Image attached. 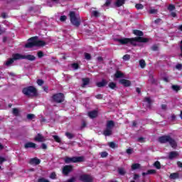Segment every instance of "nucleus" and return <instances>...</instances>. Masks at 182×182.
I'll list each match as a JSON object with an SVG mask.
<instances>
[{
	"label": "nucleus",
	"instance_id": "nucleus-1",
	"mask_svg": "<svg viewBox=\"0 0 182 182\" xmlns=\"http://www.w3.org/2000/svg\"><path fill=\"white\" fill-rule=\"evenodd\" d=\"M132 33L136 37L117 38V42H119L120 45H132V46H137V42L139 43H147V42H149V38L141 37L144 36L143 31L140 30H133Z\"/></svg>",
	"mask_w": 182,
	"mask_h": 182
},
{
	"label": "nucleus",
	"instance_id": "nucleus-2",
	"mask_svg": "<svg viewBox=\"0 0 182 182\" xmlns=\"http://www.w3.org/2000/svg\"><path fill=\"white\" fill-rule=\"evenodd\" d=\"M39 38L38 36H33L28 39V43L25 45V48L27 49H31L34 46L41 47L46 46V42L41 40H38Z\"/></svg>",
	"mask_w": 182,
	"mask_h": 182
},
{
	"label": "nucleus",
	"instance_id": "nucleus-3",
	"mask_svg": "<svg viewBox=\"0 0 182 182\" xmlns=\"http://www.w3.org/2000/svg\"><path fill=\"white\" fill-rule=\"evenodd\" d=\"M158 140L161 144H166V143H168L172 149L177 148V142L170 135H164L159 136Z\"/></svg>",
	"mask_w": 182,
	"mask_h": 182
},
{
	"label": "nucleus",
	"instance_id": "nucleus-4",
	"mask_svg": "<svg viewBox=\"0 0 182 182\" xmlns=\"http://www.w3.org/2000/svg\"><path fill=\"white\" fill-rule=\"evenodd\" d=\"M63 161L65 163V164H70V163H83V161H85V156H65L63 159Z\"/></svg>",
	"mask_w": 182,
	"mask_h": 182
},
{
	"label": "nucleus",
	"instance_id": "nucleus-5",
	"mask_svg": "<svg viewBox=\"0 0 182 182\" xmlns=\"http://www.w3.org/2000/svg\"><path fill=\"white\" fill-rule=\"evenodd\" d=\"M22 93L25 95V96H38V90L36 87L30 85L27 87H24L22 90Z\"/></svg>",
	"mask_w": 182,
	"mask_h": 182
},
{
	"label": "nucleus",
	"instance_id": "nucleus-6",
	"mask_svg": "<svg viewBox=\"0 0 182 182\" xmlns=\"http://www.w3.org/2000/svg\"><path fill=\"white\" fill-rule=\"evenodd\" d=\"M70 22L77 28L80 26V18L76 16L75 11H70L69 14Z\"/></svg>",
	"mask_w": 182,
	"mask_h": 182
},
{
	"label": "nucleus",
	"instance_id": "nucleus-7",
	"mask_svg": "<svg viewBox=\"0 0 182 182\" xmlns=\"http://www.w3.org/2000/svg\"><path fill=\"white\" fill-rule=\"evenodd\" d=\"M51 99L54 103H63L65 102V94L62 92L53 94Z\"/></svg>",
	"mask_w": 182,
	"mask_h": 182
},
{
	"label": "nucleus",
	"instance_id": "nucleus-8",
	"mask_svg": "<svg viewBox=\"0 0 182 182\" xmlns=\"http://www.w3.org/2000/svg\"><path fill=\"white\" fill-rule=\"evenodd\" d=\"M72 171H73V166L72 165H65L63 167L62 173L64 176H69Z\"/></svg>",
	"mask_w": 182,
	"mask_h": 182
},
{
	"label": "nucleus",
	"instance_id": "nucleus-9",
	"mask_svg": "<svg viewBox=\"0 0 182 182\" xmlns=\"http://www.w3.org/2000/svg\"><path fill=\"white\" fill-rule=\"evenodd\" d=\"M80 181L93 182V178L89 174H82L79 177Z\"/></svg>",
	"mask_w": 182,
	"mask_h": 182
},
{
	"label": "nucleus",
	"instance_id": "nucleus-10",
	"mask_svg": "<svg viewBox=\"0 0 182 182\" xmlns=\"http://www.w3.org/2000/svg\"><path fill=\"white\" fill-rule=\"evenodd\" d=\"M119 83L124 87H130L132 86V81L124 78L119 80Z\"/></svg>",
	"mask_w": 182,
	"mask_h": 182
},
{
	"label": "nucleus",
	"instance_id": "nucleus-11",
	"mask_svg": "<svg viewBox=\"0 0 182 182\" xmlns=\"http://www.w3.org/2000/svg\"><path fill=\"white\" fill-rule=\"evenodd\" d=\"M97 114H99V112H97V110H92L87 112V116L90 119H96Z\"/></svg>",
	"mask_w": 182,
	"mask_h": 182
},
{
	"label": "nucleus",
	"instance_id": "nucleus-12",
	"mask_svg": "<svg viewBox=\"0 0 182 182\" xmlns=\"http://www.w3.org/2000/svg\"><path fill=\"white\" fill-rule=\"evenodd\" d=\"M29 164H31V166H38L41 164V159L38 158H32L29 161Z\"/></svg>",
	"mask_w": 182,
	"mask_h": 182
},
{
	"label": "nucleus",
	"instance_id": "nucleus-13",
	"mask_svg": "<svg viewBox=\"0 0 182 182\" xmlns=\"http://www.w3.org/2000/svg\"><path fill=\"white\" fill-rule=\"evenodd\" d=\"M35 141H38V143H42L45 141V136L41 134H37V135L34 138Z\"/></svg>",
	"mask_w": 182,
	"mask_h": 182
},
{
	"label": "nucleus",
	"instance_id": "nucleus-14",
	"mask_svg": "<svg viewBox=\"0 0 182 182\" xmlns=\"http://www.w3.org/2000/svg\"><path fill=\"white\" fill-rule=\"evenodd\" d=\"M24 149H36V144L33 142H27L24 144Z\"/></svg>",
	"mask_w": 182,
	"mask_h": 182
},
{
	"label": "nucleus",
	"instance_id": "nucleus-15",
	"mask_svg": "<svg viewBox=\"0 0 182 182\" xmlns=\"http://www.w3.org/2000/svg\"><path fill=\"white\" fill-rule=\"evenodd\" d=\"M176 157H178V152L173 151L169 153L168 159L169 160H173L176 159Z\"/></svg>",
	"mask_w": 182,
	"mask_h": 182
},
{
	"label": "nucleus",
	"instance_id": "nucleus-16",
	"mask_svg": "<svg viewBox=\"0 0 182 182\" xmlns=\"http://www.w3.org/2000/svg\"><path fill=\"white\" fill-rule=\"evenodd\" d=\"M12 58L14 60H20L21 59H23L24 55L19 53H15L13 54Z\"/></svg>",
	"mask_w": 182,
	"mask_h": 182
},
{
	"label": "nucleus",
	"instance_id": "nucleus-17",
	"mask_svg": "<svg viewBox=\"0 0 182 182\" xmlns=\"http://www.w3.org/2000/svg\"><path fill=\"white\" fill-rule=\"evenodd\" d=\"M107 129H111V130H113V127H114V121L113 120H108L107 121Z\"/></svg>",
	"mask_w": 182,
	"mask_h": 182
},
{
	"label": "nucleus",
	"instance_id": "nucleus-18",
	"mask_svg": "<svg viewBox=\"0 0 182 182\" xmlns=\"http://www.w3.org/2000/svg\"><path fill=\"white\" fill-rule=\"evenodd\" d=\"M112 134H113V130L109 128H106L105 130H104V132H103V134L106 137H107L109 136H112Z\"/></svg>",
	"mask_w": 182,
	"mask_h": 182
},
{
	"label": "nucleus",
	"instance_id": "nucleus-19",
	"mask_svg": "<svg viewBox=\"0 0 182 182\" xmlns=\"http://www.w3.org/2000/svg\"><path fill=\"white\" fill-rule=\"evenodd\" d=\"M106 85H107V81L105 79H102L101 82H97L96 86H97V87H105Z\"/></svg>",
	"mask_w": 182,
	"mask_h": 182
},
{
	"label": "nucleus",
	"instance_id": "nucleus-20",
	"mask_svg": "<svg viewBox=\"0 0 182 182\" xmlns=\"http://www.w3.org/2000/svg\"><path fill=\"white\" fill-rule=\"evenodd\" d=\"M23 59H27V60L33 61L36 59V57H35V55L28 54L27 55H24Z\"/></svg>",
	"mask_w": 182,
	"mask_h": 182
},
{
	"label": "nucleus",
	"instance_id": "nucleus-21",
	"mask_svg": "<svg viewBox=\"0 0 182 182\" xmlns=\"http://www.w3.org/2000/svg\"><path fill=\"white\" fill-rule=\"evenodd\" d=\"M82 87H85V86H87V85L90 83V79H89L88 77L82 78Z\"/></svg>",
	"mask_w": 182,
	"mask_h": 182
},
{
	"label": "nucleus",
	"instance_id": "nucleus-22",
	"mask_svg": "<svg viewBox=\"0 0 182 182\" xmlns=\"http://www.w3.org/2000/svg\"><path fill=\"white\" fill-rule=\"evenodd\" d=\"M114 77L116 79H120V77H124V74L122 71L117 70L114 74Z\"/></svg>",
	"mask_w": 182,
	"mask_h": 182
},
{
	"label": "nucleus",
	"instance_id": "nucleus-23",
	"mask_svg": "<svg viewBox=\"0 0 182 182\" xmlns=\"http://www.w3.org/2000/svg\"><path fill=\"white\" fill-rule=\"evenodd\" d=\"M169 177L172 180H176V178H180V174H178V173H173L170 174Z\"/></svg>",
	"mask_w": 182,
	"mask_h": 182
},
{
	"label": "nucleus",
	"instance_id": "nucleus-24",
	"mask_svg": "<svg viewBox=\"0 0 182 182\" xmlns=\"http://www.w3.org/2000/svg\"><path fill=\"white\" fill-rule=\"evenodd\" d=\"M124 5V0H117L115 2V6H117V8H120V6Z\"/></svg>",
	"mask_w": 182,
	"mask_h": 182
},
{
	"label": "nucleus",
	"instance_id": "nucleus-25",
	"mask_svg": "<svg viewBox=\"0 0 182 182\" xmlns=\"http://www.w3.org/2000/svg\"><path fill=\"white\" fill-rule=\"evenodd\" d=\"M108 87H109V89H112V90H114V89L117 87V85H116L115 82H111L109 83Z\"/></svg>",
	"mask_w": 182,
	"mask_h": 182
},
{
	"label": "nucleus",
	"instance_id": "nucleus-26",
	"mask_svg": "<svg viewBox=\"0 0 182 182\" xmlns=\"http://www.w3.org/2000/svg\"><path fill=\"white\" fill-rule=\"evenodd\" d=\"M146 61L144 59L139 60V66L141 69H144L146 68Z\"/></svg>",
	"mask_w": 182,
	"mask_h": 182
},
{
	"label": "nucleus",
	"instance_id": "nucleus-27",
	"mask_svg": "<svg viewBox=\"0 0 182 182\" xmlns=\"http://www.w3.org/2000/svg\"><path fill=\"white\" fill-rule=\"evenodd\" d=\"M118 174H119V176H124V174H126V170H124V168H119Z\"/></svg>",
	"mask_w": 182,
	"mask_h": 182
},
{
	"label": "nucleus",
	"instance_id": "nucleus-28",
	"mask_svg": "<svg viewBox=\"0 0 182 182\" xmlns=\"http://www.w3.org/2000/svg\"><path fill=\"white\" fill-rule=\"evenodd\" d=\"M14 62H15V60L12 58H9L8 60V61H6L5 63V65L6 66H11V65H12V63H14Z\"/></svg>",
	"mask_w": 182,
	"mask_h": 182
},
{
	"label": "nucleus",
	"instance_id": "nucleus-29",
	"mask_svg": "<svg viewBox=\"0 0 182 182\" xmlns=\"http://www.w3.org/2000/svg\"><path fill=\"white\" fill-rule=\"evenodd\" d=\"M12 113L16 117H19V109L18 108H13Z\"/></svg>",
	"mask_w": 182,
	"mask_h": 182
},
{
	"label": "nucleus",
	"instance_id": "nucleus-30",
	"mask_svg": "<svg viewBox=\"0 0 182 182\" xmlns=\"http://www.w3.org/2000/svg\"><path fill=\"white\" fill-rule=\"evenodd\" d=\"M154 167H156V168H157V170H160V168H161V164H160V161H156L154 164Z\"/></svg>",
	"mask_w": 182,
	"mask_h": 182
},
{
	"label": "nucleus",
	"instance_id": "nucleus-31",
	"mask_svg": "<svg viewBox=\"0 0 182 182\" xmlns=\"http://www.w3.org/2000/svg\"><path fill=\"white\" fill-rule=\"evenodd\" d=\"M131 168L132 170H137V168H140V164H133Z\"/></svg>",
	"mask_w": 182,
	"mask_h": 182
},
{
	"label": "nucleus",
	"instance_id": "nucleus-32",
	"mask_svg": "<svg viewBox=\"0 0 182 182\" xmlns=\"http://www.w3.org/2000/svg\"><path fill=\"white\" fill-rule=\"evenodd\" d=\"M65 136L68 137L70 140H72L73 137H75V134L70 133V132H65Z\"/></svg>",
	"mask_w": 182,
	"mask_h": 182
},
{
	"label": "nucleus",
	"instance_id": "nucleus-33",
	"mask_svg": "<svg viewBox=\"0 0 182 182\" xmlns=\"http://www.w3.org/2000/svg\"><path fill=\"white\" fill-rule=\"evenodd\" d=\"M53 137L56 143H62V140L60 139V137H59V136L53 135Z\"/></svg>",
	"mask_w": 182,
	"mask_h": 182
},
{
	"label": "nucleus",
	"instance_id": "nucleus-34",
	"mask_svg": "<svg viewBox=\"0 0 182 182\" xmlns=\"http://www.w3.org/2000/svg\"><path fill=\"white\" fill-rule=\"evenodd\" d=\"M149 81L151 82V83H152V85H154V83H156V80L154 79V76L153 75V74H149Z\"/></svg>",
	"mask_w": 182,
	"mask_h": 182
},
{
	"label": "nucleus",
	"instance_id": "nucleus-35",
	"mask_svg": "<svg viewBox=\"0 0 182 182\" xmlns=\"http://www.w3.org/2000/svg\"><path fill=\"white\" fill-rule=\"evenodd\" d=\"M92 16H95V18H99V16H100V13L97 11H92Z\"/></svg>",
	"mask_w": 182,
	"mask_h": 182
},
{
	"label": "nucleus",
	"instance_id": "nucleus-36",
	"mask_svg": "<svg viewBox=\"0 0 182 182\" xmlns=\"http://www.w3.org/2000/svg\"><path fill=\"white\" fill-rule=\"evenodd\" d=\"M171 89L174 90V92H178L180 90L181 87L180 85H173L171 86Z\"/></svg>",
	"mask_w": 182,
	"mask_h": 182
},
{
	"label": "nucleus",
	"instance_id": "nucleus-37",
	"mask_svg": "<svg viewBox=\"0 0 182 182\" xmlns=\"http://www.w3.org/2000/svg\"><path fill=\"white\" fill-rule=\"evenodd\" d=\"M84 55H85V58L87 60H90V59H92V55L90 53H85Z\"/></svg>",
	"mask_w": 182,
	"mask_h": 182
},
{
	"label": "nucleus",
	"instance_id": "nucleus-38",
	"mask_svg": "<svg viewBox=\"0 0 182 182\" xmlns=\"http://www.w3.org/2000/svg\"><path fill=\"white\" fill-rule=\"evenodd\" d=\"M100 156H101L102 159H105V158L107 157V156H109V154L107 151H102V152H101Z\"/></svg>",
	"mask_w": 182,
	"mask_h": 182
},
{
	"label": "nucleus",
	"instance_id": "nucleus-39",
	"mask_svg": "<svg viewBox=\"0 0 182 182\" xmlns=\"http://www.w3.org/2000/svg\"><path fill=\"white\" fill-rule=\"evenodd\" d=\"M72 68L75 70H77V69H79V64L77 63H74L72 64Z\"/></svg>",
	"mask_w": 182,
	"mask_h": 182
},
{
	"label": "nucleus",
	"instance_id": "nucleus-40",
	"mask_svg": "<svg viewBox=\"0 0 182 182\" xmlns=\"http://www.w3.org/2000/svg\"><path fill=\"white\" fill-rule=\"evenodd\" d=\"M27 119L28 120H32L33 119H35V114H27Z\"/></svg>",
	"mask_w": 182,
	"mask_h": 182
},
{
	"label": "nucleus",
	"instance_id": "nucleus-41",
	"mask_svg": "<svg viewBox=\"0 0 182 182\" xmlns=\"http://www.w3.org/2000/svg\"><path fill=\"white\" fill-rule=\"evenodd\" d=\"M144 102H147L148 105H149V106H151V99H150V97H145Z\"/></svg>",
	"mask_w": 182,
	"mask_h": 182
},
{
	"label": "nucleus",
	"instance_id": "nucleus-42",
	"mask_svg": "<svg viewBox=\"0 0 182 182\" xmlns=\"http://www.w3.org/2000/svg\"><path fill=\"white\" fill-rule=\"evenodd\" d=\"M168 9V11H174V9H176V6H174V4H169Z\"/></svg>",
	"mask_w": 182,
	"mask_h": 182
},
{
	"label": "nucleus",
	"instance_id": "nucleus-43",
	"mask_svg": "<svg viewBox=\"0 0 182 182\" xmlns=\"http://www.w3.org/2000/svg\"><path fill=\"white\" fill-rule=\"evenodd\" d=\"M43 83H45V81H43V80L42 79L37 80V84L38 85V86H42Z\"/></svg>",
	"mask_w": 182,
	"mask_h": 182
},
{
	"label": "nucleus",
	"instance_id": "nucleus-44",
	"mask_svg": "<svg viewBox=\"0 0 182 182\" xmlns=\"http://www.w3.org/2000/svg\"><path fill=\"white\" fill-rule=\"evenodd\" d=\"M37 55H38V58L41 59V58H43V56H45V54H43V51H38L37 53Z\"/></svg>",
	"mask_w": 182,
	"mask_h": 182
},
{
	"label": "nucleus",
	"instance_id": "nucleus-45",
	"mask_svg": "<svg viewBox=\"0 0 182 182\" xmlns=\"http://www.w3.org/2000/svg\"><path fill=\"white\" fill-rule=\"evenodd\" d=\"M122 59H123L124 60H130V55H129V54L124 55L122 57Z\"/></svg>",
	"mask_w": 182,
	"mask_h": 182
},
{
	"label": "nucleus",
	"instance_id": "nucleus-46",
	"mask_svg": "<svg viewBox=\"0 0 182 182\" xmlns=\"http://www.w3.org/2000/svg\"><path fill=\"white\" fill-rule=\"evenodd\" d=\"M38 182H50L49 180L46 179L45 178H40L38 180Z\"/></svg>",
	"mask_w": 182,
	"mask_h": 182
},
{
	"label": "nucleus",
	"instance_id": "nucleus-47",
	"mask_svg": "<svg viewBox=\"0 0 182 182\" xmlns=\"http://www.w3.org/2000/svg\"><path fill=\"white\" fill-rule=\"evenodd\" d=\"M135 8H136L137 9H143V8H144V6H143V4H136Z\"/></svg>",
	"mask_w": 182,
	"mask_h": 182
},
{
	"label": "nucleus",
	"instance_id": "nucleus-48",
	"mask_svg": "<svg viewBox=\"0 0 182 182\" xmlns=\"http://www.w3.org/2000/svg\"><path fill=\"white\" fill-rule=\"evenodd\" d=\"M147 174H156V170L155 169H150L147 171Z\"/></svg>",
	"mask_w": 182,
	"mask_h": 182
},
{
	"label": "nucleus",
	"instance_id": "nucleus-49",
	"mask_svg": "<svg viewBox=\"0 0 182 182\" xmlns=\"http://www.w3.org/2000/svg\"><path fill=\"white\" fill-rule=\"evenodd\" d=\"M50 178L55 180V178H56V173L55 172H52L50 175Z\"/></svg>",
	"mask_w": 182,
	"mask_h": 182
},
{
	"label": "nucleus",
	"instance_id": "nucleus-50",
	"mask_svg": "<svg viewBox=\"0 0 182 182\" xmlns=\"http://www.w3.org/2000/svg\"><path fill=\"white\" fill-rule=\"evenodd\" d=\"M66 19H68V17L66 16H61L60 17V21L61 22H65V21H66Z\"/></svg>",
	"mask_w": 182,
	"mask_h": 182
},
{
	"label": "nucleus",
	"instance_id": "nucleus-51",
	"mask_svg": "<svg viewBox=\"0 0 182 182\" xmlns=\"http://www.w3.org/2000/svg\"><path fill=\"white\" fill-rule=\"evenodd\" d=\"M151 50H154V52L159 50V46H157V45H154L151 47Z\"/></svg>",
	"mask_w": 182,
	"mask_h": 182
},
{
	"label": "nucleus",
	"instance_id": "nucleus-52",
	"mask_svg": "<svg viewBox=\"0 0 182 182\" xmlns=\"http://www.w3.org/2000/svg\"><path fill=\"white\" fill-rule=\"evenodd\" d=\"M109 146L111 149H114L116 147V144H114V142H109Z\"/></svg>",
	"mask_w": 182,
	"mask_h": 182
},
{
	"label": "nucleus",
	"instance_id": "nucleus-53",
	"mask_svg": "<svg viewBox=\"0 0 182 182\" xmlns=\"http://www.w3.org/2000/svg\"><path fill=\"white\" fill-rule=\"evenodd\" d=\"M137 141H139V143H144V137H139L137 139Z\"/></svg>",
	"mask_w": 182,
	"mask_h": 182
},
{
	"label": "nucleus",
	"instance_id": "nucleus-54",
	"mask_svg": "<svg viewBox=\"0 0 182 182\" xmlns=\"http://www.w3.org/2000/svg\"><path fill=\"white\" fill-rule=\"evenodd\" d=\"M43 89L44 92H46V93H48V92L49 91V87L48 85L43 87Z\"/></svg>",
	"mask_w": 182,
	"mask_h": 182
},
{
	"label": "nucleus",
	"instance_id": "nucleus-55",
	"mask_svg": "<svg viewBox=\"0 0 182 182\" xmlns=\"http://www.w3.org/2000/svg\"><path fill=\"white\" fill-rule=\"evenodd\" d=\"M176 69H178V70H181L182 69V65L181 63H178L176 66Z\"/></svg>",
	"mask_w": 182,
	"mask_h": 182
},
{
	"label": "nucleus",
	"instance_id": "nucleus-56",
	"mask_svg": "<svg viewBox=\"0 0 182 182\" xmlns=\"http://www.w3.org/2000/svg\"><path fill=\"white\" fill-rule=\"evenodd\" d=\"M96 99H98V100H102L103 99V95H102V94H98L95 96Z\"/></svg>",
	"mask_w": 182,
	"mask_h": 182
},
{
	"label": "nucleus",
	"instance_id": "nucleus-57",
	"mask_svg": "<svg viewBox=\"0 0 182 182\" xmlns=\"http://www.w3.org/2000/svg\"><path fill=\"white\" fill-rule=\"evenodd\" d=\"M41 149H43V150H46V149H48V146L46 145V144H41Z\"/></svg>",
	"mask_w": 182,
	"mask_h": 182
},
{
	"label": "nucleus",
	"instance_id": "nucleus-58",
	"mask_svg": "<svg viewBox=\"0 0 182 182\" xmlns=\"http://www.w3.org/2000/svg\"><path fill=\"white\" fill-rule=\"evenodd\" d=\"M1 18H3V19H6V18H8V16H6V13H1Z\"/></svg>",
	"mask_w": 182,
	"mask_h": 182
},
{
	"label": "nucleus",
	"instance_id": "nucleus-59",
	"mask_svg": "<svg viewBox=\"0 0 182 182\" xmlns=\"http://www.w3.org/2000/svg\"><path fill=\"white\" fill-rule=\"evenodd\" d=\"M4 161H6V159L2 156H0V164H2Z\"/></svg>",
	"mask_w": 182,
	"mask_h": 182
},
{
	"label": "nucleus",
	"instance_id": "nucleus-60",
	"mask_svg": "<svg viewBox=\"0 0 182 182\" xmlns=\"http://www.w3.org/2000/svg\"><path fill=\"white\" fill-rule=\"evenodd\" d=\"M110 4H112L110 0H107L104 5H105V6H109V5H110Z\"/></svg>",
	"mask_w": 182,
	"mask_h": 182
},
{
	"label": "nucleus",
	"instance_id": "nucleus-61",
	"mask_svg": "<svg viewBox=\"0 0 182 182\" xmlns=\"http://www.w3.org/2000/svg\"><path fill=\"white\" fill-rule=\"evenodd\" d=\"M126 151L127 154H132V153H133V149H127Z\"/></svg>",
	"mask_w": 182,
	"mask_h": 182
},
{
	"label": "nucleus",
	"instance_id": "nucleus-62",
	"mask_svg": "<svg viewBox=\"0 0 182 182\" xmlns=\"http://www.w3.org/2000/svg\"><path fill=\"white\" fill-rule=\"evenodd\" d=\"M167 109V105L163 104L161 105V109L162 110H166Z\"/></svg>",
	"mask_w": 182,
	"mask_h": 182
},
{
	"label": "nucleus",
	"instance_id": "nucleus-63",
	"mask_svg": "<svg viewBox=\"0 0 182 182\" xmlns=\"http://www.w3.org/2000/svg\"><path fill=\"white\" fill-rule=\"evenodd\" d=\"M180 50H181V54L179 55V56L182 58V41H181Z\"/></svg>",
	"mask_w": 182,
	"mask_h": 182
},
{
	"label": "nucleus",
	"instance_id": "nucleus-64",
	"mask_svg": "<svg viewBox=\"0 0 182 182\" xmlns=\"http://www.w3.org/2000/svg\"><path fill=\"white\" fill-rule=\"evenodd\" d=\"M177 166H179V167H181V168H182V163H181V162L178 161V162H177Z\"/></svg>",
	"mask_w": 182,
	"mask_h": 182
}]
</instances>
